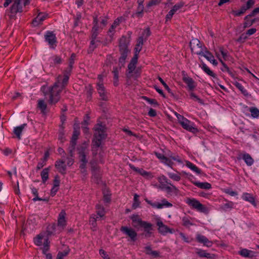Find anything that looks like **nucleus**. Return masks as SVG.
I'll list each match as a JSON object with an SVG mask.
<instances>
[{
    "label": "nucleus",
    "instance_id": "63",
    "mask_svg": "<svg viewBox=\"0 0 259 259\" xmlns=\"http://www.w3.org/2000/svg\"><path fill=\"white\" fill-rule=\"evenodd\" d=\"M138 55L135 54L134 57L131 60L130 65H136L137 64L138 60Z\"/></svg>",
    "mask_w": 259,
    "mask_h": 259
},
{
    "label": "nucleus",
    "instance_id": "27",
    "mask_svg": "<svg viewBox=\"0 0 259 259\" xmlns=\"http://www.w3.org/2000/svg\"><path fill=\"white\" fill-rule=\"evenodd\" d=\"M203 71L213 79H217V74L208 66H200Z\"/></svg>",
    "mask_w": 259,
    "mask_h": 259
},
{
    "label": "nucleus",
    "instance_id": "45",
    "mask_svg": "<svg viewBox=\"0 0 259 259\" xmlns=\"http://www.w3.org/2000/svg\"><path fill=\"white\" fill-rule=\"evenodd\" d=\"M145 253L147 254L151 255L153 257H156L158 255V252L156 251H152L150 246L145 247Z\"/></svg>",
    "mask_w": 259,
    "mask_h": 259
},
{
    "label": "nucleus",
    "instance_id": "4",
    "mask_svg": "<svg viewBox=\"0 0 259 259\" xmlns=\"http://www.w3.org/2000/svg\"><path fill=\"white\" fill-rule=\"evenodd\" d=\"M215 54L218 59L222 65L232 62V57L229 55L228 51L224 48L220 47L217 49L215 50Z\"/></svg>",
    "mask_w": 259,
    "mask_h": 259
},
{
    "label": "nucleus",
    "instance_id": "58",
    "mask_svg": "<svg viewBox=\"0 0 259 259\" xmlns=\"http://www.w3.org/2000/svg\"><path fill=\"white\" fill-rule=\"evenodd\" d=\"M90 223L93 227H96V219L95 218V215H93L91 217L90 219Z\"/></svg>",
    "mask_w": 259,
    "mask_h": 259
},
{
    "label": "nucleus",
    "instance_id": "39",
    "mask_svg": "<svg viewBox=\"0 0 259 259\" xmlns=\"http://www.w3.org/2000/svg\"><path fill=\"white\" fill-rule=\"evenodd\" d=\"M179 122L187 130L191 131L193 130V128L189 125V121L186 118L184 117Z\"/></svg>",
    "mask_w": 259,
    "mask_h": 259
},
{
    "label": "nucleus",
    "instance_id": "8",
    "mask_svg": "<svg viewBox=\"0 0 259 259\" xmlns=\"http://www.w3.org/2000/svg\"><path fill=\"white\" fill-rule=\"evenodd\" d=\"M103 76L102 75H98L99 82L97 83V90L101 98L103 100H106L108 99V96L103 84Z\"/></svg>",
    "mask_w": 259,
    "mask_h": 259
},
{
    "label": "nucleus",
    "instance_id": "60",
    "mask_svg": "<svg viewBox=\"0 0 259 259\" xmlns=\"http://www.w3.org/2000/svg\"><path fill=\"white\" fill-rule=\"evenodd\" d=\"M225 192L232 196H235L238 194L236 191H234L229 189L225 190Z\"/></svg>",
    "mask_w": 259,
    "mask_h": 259
},
{
    "label": "nucleus",
    "instance_id": "40",
    "mask_svg": "<svg viewBox=\"0 0 259 259\" xmlns=\"http://www.w3.org/2000/svg\"><path fill=\"white\" fill-rule=\"evenodd\" d=\"M49 170V168L48 167L44 169L41 172L40 176L42 179V181L44 183H45L48 179Z\"/></svg>",
    "mask_w": 259,
    "mask_h": 259
},
{
    "label": "nucleus",
    "instance_id": "22",
    "mask_svg": "<svg viewBox=\"0 0 259 259\" xmlns=\"http://www.w3.org/2000/svg\"><path fill=\"white\" fill-rule=\"evenodd\" d=\"M129 165H130V167H131V169H132L134 171L138 172L141 175H142V176H143L144 177H145L146 178H151L152 177V175L150 173L145 171L143 169H142V168H138L137 167H136L135 166H134L132 164H130Z\"/></svg>",
    "mask_w": 259,
    "mask_h": 259
},
{
    "label": "nucleus",
    "instance_id": "47",
    "mask_svg": "<svg viewBox=\"0 0 259 259\" xmlns=\"http://www.w3.org/2000/svg\"><path fill=\"white\" fill-rule=\"evenodd\" d=\"M168 177L172 180L176 181H179L181 180L180 173L168 172Z\"/></svg>",
    "mask_w": 259,
    "mask_h": 259
},
{
    "label": "nucleus",
    "instance_id": "25",
    "mask_svg": "<svg viewBox=\"0 0 259 259\" xmlns=\"http://www.w3.org/2000/svg\"><path fill=\"white\" fill-rule=\"evenodd\" d=\"M66 213L64 210H62L59 214L58 225L59 227L62 229L66 225V220H65Z\"/></svg>",
    "mask_w": 259,
    "mask_h": 259
},
{
    "label": "nucleus",
    "instance_id": "52",
    "mask_svg": "<svg viewBox=\"0 0 259 259\" xmlns=\"http://www.w3.org/2000/svg\"><path fill=\"white\" fill-rule=\"evenodd\" d=\"M256 31V29L254 28H252L248 30L245 33L242 34L241 37L246 38L248 36L253 34Z\"/></svg>",
    "mask_w": 259,
    "mask_h": 259
},
{
    "label": "nucleus",
    "instance_id": "28",
    "mask_svg": "<svg viewBox=\"0 0 259 259\" xmlns=\"http://www.w3.org/2000/svg\"><path fill=\"white\" fill-rule=\"evenodd\" d=\"M239 254L243 257H252L254 256L253 251L244 248L239 251Z\"/></svg>",
    "mask_w": 259,
    "mask_h": 259
},
{
    "label": "nucleus",
    "instance_id": "53",
    "mask_svg": "<svg viewBox=\"0 0 259 259\" xmlns=\"http://www.w3.org/2000/svg\"><path fill=\"white\" fill-rule=\"evenodd\" d=\"M79 134V132L78 131L75 130L71 139V144L72 146H74L76 144V141L77 139L78 136Z\"/></svg>",
    "mask_w": 259,
    "mask_h": 259
},
{
    "label": "nucleus",
    "instance_id": "2",
    "mask_svg": "<svg viewBox=\"0 0 259 259\" xmlns=\"http://www.w3.org/2000/svg\"><path fill=\"white\" fill-rule=\"evenodd\" d=\"M95 134L93 140V149L98 148L102 144V141L106 138L104 127L100 124H97L94 127Z\"/></svg>",
    "mask_w": 259,
    "mask_h": 259
},
{
    "label": "nucleus",
    "instance_id": "23",
    "mask_svg": "<svg viewBox=\"0 0 259 259\" xmlns=\"http://www.w3.org/2000/svg\"><path fill=\"white\" fill-rule=\"evenodd\" d=\"M200 56L205 58L210 63L213 65H217L218 64V62L217 60L214 59V57L206 50L205 51L204 53L201 54Z\"/></svg>",
    "mask_w": 259,
    "mask_h": 259
},
{
    "label": "nucleus",
    "instance_id": "5",
    "mask_svg": "<svg viewBox=\"0 0 259 259\" xmlns=\"http://www.w3.org/2000/svg\"><path fill=\"white\" fill-rule=\"evenodd\" d=\"M34 242L35 245L37 246H40L44 245L42 248V252L44 253H46V251H48L49 248V243L48 236L42 234H40L37 236V237L34 239Z\"/></svg>",
    "mask_w": 259,
    "mask_h": 259
},
{
    "label": "nucleus",
    "instance_id": "64",
    "mask_svg": "<svg viewBox=\"0 0 259 259\" xmlns=\"http://www.w3.org/2000/svg\"><path fill=\"white\" fill-rule=\"evenodd\" d=\"M59 188L57 187L53 186L51 191V195L52 196H54L56 194L57 192L58 191Z\"/></svg>",
    "mask_w": 259,
    "mask_h": 259
},
{
    "label": "nucleus",
    "instance_id": "24",
    "mask_svg": "<svg viewBox=\"0 0 259 259\" xmlns=\"http://www.w3.org/2000/svg\"><path fill=\"white\" fill-rule=\"evenodd\" d=\"M133 226L136 228H139L144 222L138 215H133L131 217Z\"/></svg>",
    "mask_w": 259,
    "mask_h": 259
},
{
    "label": "nucleus",
    "instance_id": "18",
    "mask_svg": "<svg viewBox=\"0 0 259 259\" xmlns=\"http://www.w3.org/2000/svg\"><path fill=\"white\" fill-rule=\"evenodd\" d=\"M48 15L45 13H39L36 17L32 22V24L34 26H36L40 24L44 20L46 19Z\"/></svg>",
    "mask_w": 259,
    "mask_h": 259
},
{
    "label": "nucleus",
    "instance_id": "50",
    "mask_svg": "<svg viewBox=\"0 0 259 259\" xmlns=\"http://www.w3.org/2000/svg\"><path fill=\"white\" fill-rule=\"evenodd\" d=\"M38 107L41 110L42 112H45L47 108V105L43 100H39L38 101Z\"/></svg>",
    "mask_w": 259,
    "mask_h": 259
},
{
    "label": "nucleus",
    "instance_id": "55",
    "mask_svg": "<svg viewBox=\"0 0 259 259\" xmlns=\"http://www.w3.org/2000/svg\"><path fill=\"white\" fill-rule=\"evenodd\" d=\"M52 60L53 61L52 63L54 64H61L63 63L62 59L57 56H53L52 57Z\"/></svg>",
    "mask_w": 259,
    "mask_h": 259
},
{
    "label": "nucleus",
    "instance_id": "44",
    "mask_svg": "<svg viewBox=\"0 0 259 259\" xmlns=\"http://www.w3.org/2000/svg\"><path fill=\"white\" fill-rule=\"evenodd\" d=\"M246 11V8L245 6H243L239 10H232L231 14L234 16H239L244 14Z\"/></svg>",
    "mask_w": 259,
    "mask_h": 259
},
{
    "label": "nucleus",
    "instance_id": "26",
    "mask_svg": "<svg viewBox=\"0 0 259 259\" xmlns=\"http://www.w3.org/2000/svg\"><path fill=\"white\" fill-rule=\"evenodd\" d=\"M240 156L248 166H251L253 164L254 160L249 154L245 153Z\"/></svg>",
    "mask_w": 259,
    "mask_h": 259
},
{
    "label": "nucleus",
    "instance_id": "59",
    "mask_svg": "<svg viewBox=\"0 0 259 259\" xmlns=\"http://www.w3.org/2000/svg\"><path fill=\"white\" fill-rule=\"evenodd\" d=\"M150 34V30L149 28H146L144 30V32L142 34V36L140 37H142L143 39H144V37L147 38L148 36H149Z\"/></svg>",
    "mask_w": 259,
    "mask_h": 259
},
{
    "label": "nucleus",
    "instance_id": "32",
    "mask_svg": "<svg viewBox=\"0 0 259 259\" xmlns=\"http://www.w3.org/2000/svg\"><path fill=\"white\" fill-rule=\"evenodd\" d=\"M65 162L63 161H57L55 163V166L59 171V172L64 174L66 170V166Z\"/></svg>",
    "mask_w": 259,
    "mask_h": 259
},
{
    "label": "nucleus",
    "instance_id": "7",
    "mask_svg": "<svg viewBox=\"0 0 259 259\" xmlns=\"http://www.w3.org/2000/svg\"><path fill=\"white\" fill-rule=\"evenodd\" d=\"M79 158L81 164L80 165V168L81 171L82 173L85 172V166L88 162V160L86 158V156L88 154V151L85 147H81L78 149Z\"/></svg>",
    "mask_w": 259,
    "mask_h": 259
},
{
    "label": "nucleus",
    "instance_id": "9",
    "mask_svg": "<svg viewBox=\"0 0 259 259\" xmlns=\"http://www.w3.org/2000/svg\"><path fill=\"white\" fill-rule=\"evenodd\" d=\"M145 200L152 207L157 209H162L164 207H170L172 206V204L167 201L165 199L161 200V202H152L151 201L149 200L147 198H145Z\"/></svg>",
    "mask_w": 259,
    "mask_h": 259
},
{
    "label": "nucleus",
    "instance_id": "36",
    "mask_svg": "<svg viewBox=\"0 0 259 259\" xmlns=\"http://www.w3.org/2000/svg\"><path fill=\"white\" fill-rule=\"evenodd\" d=\"M96 207L97 209L96 212L97 214V219L104 217L105 214L104 208L99 204H97Z\"/></svg>",
    "mask_w": 259,
    "mask_h": 259
},
{
    "label": "nucleus",
    "instance_id": "15",
    "mask_svg": "<svg viewBox=\"0 0 259 259\" xmlns=\"http://www.w3.org/2000/svg\"><path fill=\"white\" fill-rule=\"evenodd\" d=\"M157 226L158 227V230L159 232L162 235H165L167 233H172V230L165 225L160 220H157Z\"/></svg>",
    "mask_w": 259,
    "mask_h": 259
},
{
    "label": "nucleus",
    "instance_id": "31",
    "mask_svg": "<svg viewBox=\"0 0 259 259\" xmlns=\"http://www.w3.org/2000/svg\"><path fill=\"white\" fill-rule=\"evenodd\" d=\"M183 225L186 227H190L193 225V219L188 215L184 216L182 219Z\"/></svg>",
    "mask_w": 259,
    "mask_h": 259
},
{
    "label": "nucleus",
    "instance_id": "19",
    "mask_svg": "<svg viewBox=\"0 0 259 259\" xmlns=\"http://www.w3.org/2000/svg\"><path fill=\"white\" fill-rule=\"evenodd\" d=\"M157 180L159 183L157 188L162 190L166 185H169V182L167 178L164 175L160 176L158 178Z\"/></svg>",
    "mask_w": 259,
    "mask_h": 259
},
{
    "label": "nucleus",
    "instance_id": "37",
    "mask_svg": "<svg viewBox=\"0 0 259 259\" xmlns=\"http://www.w3.org/2000/svg\"><path fill=\"white\" fill-rule=\"evenodd\" d=\"M138 73V71L136 69V66H128L127 74L128 77H131L135 75L136 76Z\"/></svg>",
    "mask_w": 259,
    "mask_h": 259
},
{
    "label": "nucleus",
    "instance_id": "34",
    "mask_svg": "<svg viewBox=\"0 0 259 259\" xmlns=\"http://www.w3.org/2000/svg\"><path fill=\"white\" fill-rule=\"evenodd\" d=\"M195 186L202 189L209 190L211 188V185L208 182H195Z\"/></svg>",
    "mask_w": 259,
    "mask_h": 259
},
{
    "label": "nucleus",
    "instance_id": "30",
    "mask_svg": "<svg viewBox=\"0 0 259 259\" xmlns=\"http://www.w3.org/2000/svg\"><path fill=\"white\" fill-rule=\"evenodd\" d=\"M242 198L243 200L250 202L254 206L256 205L254 198L249 193H244L242 195Z\"/></svg>",
    "mask_w": 259,
    "mask_h": 259
},
{
    "label": "nucleus",
    "instance_id": "20",
    "mask_svg": "<svg viewBox=\"0 0 259 259\" xmlns=\"http://www.w3.org/2000/svg\"><path fill=\"white\" fill-rule=\"evenodd\" d=\"M258 13H259V7L254 9L253 11L251 12V13L250 15L246 16L245 17V20L246 21L244 23V28L251 26L254 22V20H251V21H249L247 20V19L249 17L253 16H254V15L255 14Z\"/></svg>",
    "mask_w": 259,
    "mask_h": 259
},
{
    "label": "nucleus",
    "instance_id": "21",
    "mask_svg": "<svg viewBox=\"0 0 259 259\" xmlns=\"http://www.w3.org/2000/svg\"><path fill=\"white\" fill-rule=\"evenodd\" d=\"M195 209L204 214H207L209 212V209L206 206L196 200H195Z\"/></svg>",
    "mask_w": 259,
    "mask_h": 259
},
{
    "label": "nucleus",
    "instance_id": "11",
    "mask_svg": "<svg viewBox=\"0 0 259 259\" xmlns=\"http://www.w3.org/2000/svg\"><path fill=\"white\" fill-rule=\"evenodd\" d=\"M156 156L164 164L171 167L175 164V161L172 158L175 155H171L168 157L165 156L163 154L155 152Z\"/></svg>",
    "mask_w": 259,
    "mask_h": 259
},
{
    "label": "nucleus",
    "instance_id": "54",
    "mask_svg": "<svg viewBox=\"0 0 259 259\" xmlns=\"http://www.w3.org/2000/svg\"><path fill=\"white\" fill-rule=\"evenodd\" d=\"M183 6L182 3H179L175 5L173 8L170 10L175 14L177 11H178Z\"/></svg>",
    "mask_w": 259,
    "mask_h": 259
},
{
    "label": "nucleus",
    "instance_id": "61",
    "mask_svg": "<svg viewBox=\"0 0 259 259\" xmlns=\"http://www.w3.org/2000/svg\"><path fill=\"white\" fill-rule=\"evenodd\" d=\"M254 4V0H248L246 3L245 8H246V10L250 8H251Z\"/></svg>",
    "mask_w": 259,
    "mask_h": 259
},
{
    "label": "nucleus",
    "instance_id": "1",
    "mask_svg": "<svg viewBox=\"0 0 259 259\" xmlns=\"http://www.w3.org/2000/svg\"><path fill=\"white\" fill-rule=\"evenodd\" d=\"M69 72L64 73L62 75H59L57 81L50 89L48 94L49 96V103L51 104H56L60 99V93L66 85L69 79Z\"/></svg>",
    "mask_w": 259,
    "mask_h": 259
},
{
    "label": "nucleus",
    "instance_id": "41",
    "mask_svg": "<svg viewBox=\"0 0 259 259\" xmlns=\"http://www.w3.org/2000/svg\"><path fill=\"white\" fill-rule=\"evenodd\" d=\"M196 253L200 257H205L209 258H211L212 257L211 254L206 252V251L205 250H203L201 249H197Z\"/></svg>",
    "mask_w": 259,
    "mask_h": 259
},
{
    "label": "nucleus",
    "instance_id": "62",
    "mask_svg": "<svg viewBox=\"0 0 259 259\" xmlns=\"http://www.w3.org/2000/svg\"><path fill=\"white\" fill-rule=\"evenodd\" d=\"M152 227H151V228H148L147 229H146L144 230L145 232V236L146 237H149L151 236L152 234Z\"/></svg>",
    "mask_w": 259,
    "mask_h": 259
},
{
    "label": "nucleus",
    "instance_id": "16",
    "mask_svg": "<svg viewBox=\"0 0 259 259\" xmlns=\"http://www.w3.org/2000/svg\"><path fill=\"white\" fill-rule=\"evenodd\" d=\"M196 239L199 243L208 247H211L213 244L211 241L209 240L205 236L199 234H197Z\"/></svg>",
    "mask_w": 259,
    "mask_h": 259
},
{
    "label": "nucleus",
    "instance_id": "13",
    "mask_svg": "<svg viewBox=\"0 0 259 259\" xmlns=\"http://www.w3.org/2000/svg\"><path fill=\"white\" fill-rule=\"evenodd\" d=\"M172 158L173 159L174 161H175V162L179 165L182 166H183L184 165H186L192 170H194V165L191 162L187 160H184L178 155H175L174 157H172Z\"/></svg>",
    "mask_w": 259,
    "mask_h": 259
},
{
    "label": "nucleus",
    "instance_id": "17",
    "mask_svg": "<svg viewBox=\"0 0 259 259\" xmlns=\"http://www.w3.org/2000/svg\"><path fill=\"white\" fill-rule=\"evenodd\" d=\"M206 50V48L202 43L198 39L195 40V54L200 56L204 54Z\"/></svg>",
    "mask_w": 259,
    "mask_h": 259
},
{
    "label": "nucleus",
    "instance_id": "57",
    "mask_svg": "<svg viewBox=\"0 0 259 259\" xmlns=\"http://www.w3.org/2000/svg\"><path fill=\"white\" fill-rule=\"evenodd\" d=\"M151 227H152V225L146 221H144L140 226V227H142L144 230L148 228H151Z\"/></svg>",
    "mask_w": 259,
    "mask_h": 259
},
{
    "label": "nucleus",
    "instance_id": "48",
    "mask_svg": "<svg viewBox=\"0 0 259 259\" xmlns=\"http://www.w3.org/2000/svg\"><path fill=\"white\" fill-rule=\"evenodd\" d=\"M121 18H118L116 20H115L113 23V24L112 25L110 29H109V33H111V35H112V32L114 31V29L119 25L120 21H121Z\"/></svg>",
    "mask_w": 259,
    "mask_h": 259
},
{
    "label": "nucleus",
    "instance_id": "49",
    "mask_svg": "<svg viewBox=\"0 0 259 259\" xmlns=\"http://www.w3.org/2000/svg\"><path fill=\"white\" fill-rule=\"evenodd\" d=\"M110 193L108 190L103 191V200L106 203H108L110 201Z\"/></svg>",
    "mask_w": 259,
    "mask_h": 259
},
{
    "label": "nucleus",
    "instance_id": "51",
    "mask_svg": "<svg viewBox=\"0 0 259 259\" xmlns=\"http://www.w3.org/2000/svg\"><path fill=\"white\" fill-rule=\"evenodd\" d=\"M234 203L232 201H229L222 206L221 208L224 210H227L234 207Z\"/></svg>",
    "mask_w": 259,
    "mask_h": 259
},
{
    "label": "nucleus",
    "instance_id": "56",
    "mask_svg": "<svg viewBox=\"0 0 259 259\" xmlns=\"http://www.w3.org/2000/svg\"><path fill=\"white\" fill-rule=\"evenodd\" d=\"M46 159H41L37 165L36 169H40L46 165Z\"/></svg>",
    "mask_w": 259,
    "mask_h": 259
},
{
    "label": "nucleus",
    "instance_id": "42",
    "mask_svg": "<svg viewBox=\"0 0 259 259\" xmlns=\"http://www.w3.org/2000/svg\"><path fill=\"white\" fill-rule=\"evenodd\" d=\"M121 67H115L114 68L113 73L114 74V85L117 86L118 85V73Z\"/></svg>",
    "mask_w": 259,
    "mask_h": 259
},
{
    "label": "nucleus",
    "instance_id": "38",
    "mask_svg": "<svg viewBox=\"0 0 259 259\" xmlns=\"http://www.w3.org/2000/svg\"><path fill=\"white\" fill-rule=\"evenodd\" d=\"M143 44V39L142 37H139L137 44L135 48V54L138 55L141 51Z\"/></svg>",
    "mask_w": 259,
    "mask_h": 259
},
{
    "label": "nucleus",
    "instance_id": "3",
    "mask_svg": "<svg viewBox=\"0 0 259 259\" xmlns=\"http://www.w3.org/2000/svg\"><path fill=\"white\" fill-rule=\"evenodd\" d=\"M129 42L130 39L128 37L122 36L119 40V48L121 54L119 62L121 63H122L125 60L127 54L129 52L128 47Z\"/></svg>",
    "mask_w": 259,
    "mask_h": 259
},
{
    "label": "nucleus",
    "instance_id": "10",
    "mask_svg": "<svg viewBox=\"0 0 259 259\" xmlns=\"http://www.w3.org/2000/svg\"><path fill=\"white\" fill-rule=\"evenodd\" d=\"M182 80L186 84L187 89L190 92H192L191 95L193 96L192 92L194 88V82L192 78L188 76V75L184 71L182 72Z\"/></svg>",
    "mask_w": 259,
    "mask_h": 259
},
{
    "label": "nucleus",
    "instance_id": "14",
    "mask_svg": "<svg viewBox=\"0 0 259 259\" xmlns=\"http://www.w3.org/2000/svg\"><path fill=\"white\" fill-rule=\"evenodd\" d=\"M45 37L46 41L48 43L51 48H55L56 47V37L52 32H47Z\"/></svg>",
    "mask_w": 259,
    "mask_h": 259
},
{
    "label": "nucleus",
    "instance_id": "12",
    "mask_svg": "<svg viewBox=\"0 0 259 259\" xmlns=\"http://www.w3.org/2000/svg\"><path fill=\"white\" fill-rule=\"evenodd\" d=\"M120 231L124 234L128 236L132 241H135L137 240V233L134 229L125 226H122L120 228Z\"/></svg>",
    "mask_w": 259,
    "mask_h": 259
},
{
    "label": "nucleus",
    "instance_id": "29",
    "mask_svg": "<svg viewBox=\"0 0 259 259\" xmlns=\"http://www.w3.org/2000/svg\"><path fill=\"white\" fill-rule=\"evenodd\" d=\"M26 124L24 123L14 128V133L18 139L20 140L21 139V134L23 129L26 127Z\"/></svg>",
    "mask_w": 259,
    "mask_h": 259
},
{
    "label": "nucleus",
    "instance_id": "6",
    "mask_svg": "<svg viewBox=\"0 0 259 259\" xmlns=\"http://www.w3.org/2000/svg\"><path fill=\"white\" fill-rule=\"evenodd\" d=\"M30 0H15L11 8V16L22 11L23 8L29 3Z\"/></svg>",
    "mask_w": 259,
    "mask_h": 259
},
{
    "label": "nucleus",
    "instance_id": "46",
    "mask_svg": "<svg viewBox=\"0 0 259 259\" xmlns=\"http://www.w3.org/2000/svg\"><path fill=\"white\" fill-rule=\"evenodd\" d=\"M251 115L253 118H257L259 117V110L256 107H251L249 109Z\"/></svg>",
    "mask_w": 259,
    "mask_h": 259
},
{
    "label": "nucleus",
    "instance_id": "43",
    "mask_svg": "<svg viewBox=\"0 0 259 259\" xmlns=\"http://www.w3.org/2000/svg\"><path fill=\"white\" fill-rule=\"evenodd\" d=\"M140 201L139 200V195L137 194H135L134 196V200L132 204V208L133 209H136L140 206Z\"/></svg>",
    "mask_w": 259,
    "mask_h": 259
},
{
    "label": "nucleus",
    "instance_id": "33",
    "mask_svg": "<svg viewBox=\"0 0 259 259\" xmlns=\"http://www.w3.org/2000/svg\"><path fill=\"white\" fill-rule=\"evenodd\" d=\"M162 190L166 191L168 193H174L177 194L179 190L174 185H172L170 182L169 185H166Z\"/></svg>",
    "mask_w": 259,
    "mask_h": 259
},
{
    "label": "nucleus",
    "instance_id": "35",
    "mask_svg": "<svg viewBox=\"0 0 259 259\" xmlns=\"http://www.w3.org/2000/svg\"><path fill=\"white\" fill-rule=\"evenodd\" d=\"M234 85L241 92V93L246 97L248 96L249 93L243 87V85L238 81H235Z\"/></svg>",
    "mask_w": 259,
    "mask_h": 259
}]
</instances>
